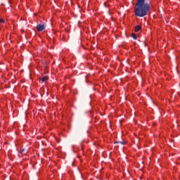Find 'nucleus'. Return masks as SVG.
Wrapping results in <instances>:
<instances>
[{"label": "nucleus", "mask_w": 180, "mask_h": 180, "mask_svg": "<svg viewBox=\"0 0 180 180\" xmlns=\"http://www.w3.org/2000/svg\"><path fill=\"white\" fill-rule=\"evenodd\" d=\"M0 23H5V21L4 20V19L0 18Z\"/></svg>", "instance_id": "nucleus-7"}, {"label": "nucleus", "mask_w": 180, "mask_h": 180, "mask_svg": "<svg viewBox=\"0 0 180 180\" xmlns=\"http://www.w3.org/2000/svg\"><path fill=\"white\" fill-rule=\"evenodd\" d=\"M114 144H121L122 146H124V144H126V141H117L115 142Z\"/></svg>", "instance_id": "nucleus-5"}, {"label": "nucleus", "mask_w": 180, "mask_h": 180, "mask_svg": "<svg viewBox=\"0 0 180 180\" xmlns=\"http://www.w3.org/2000/svg\"><path fill=\"white\" fill-rule=\"evenodd\" d=\"M49 81V77L46 76H43L42 78L41 79V84H44Z\"/></svg>", "instance_id": "nucleus-3"}, {"label": "nucleus", "mask_w": 180, "mask_h": 180, "mask_svg": "<svg viewBox=\"0 0 180 180\" xmlns=\"http://www.w3.org/2000/svg\"><path fill=\"white\" fill-rule=\"evenodd\" d=\"M136 6L134 13L139 18H144L147 16V13L150 12V4L146 3V0H137Z\"/></svg>", "instance_id": "nucleus-1"}, {"label": "nucleus", "mask_w": 180, "mask_h": 180, "mask_svg": "<svg viewBox=\"0 0 180 180\" xmlns=\"http://www.w3.org/2000/svg\"><path fill=\"white\" fill-rule=\"evenodd\" d=\"M25 151V148H23V149H22L21 150H20V154H23V152Z\"/></svg>", "instance_id": "nucleus-8"}, {"label": "nucleus", "mask_w": 180, "mask_h": 180, "mask_svg": "<svg viewBox=\"0 0 180 180\" xmlns=\"http://www.w3.org/2000/svg\"><path fill=\"white\" fill-rule=\"evenodd\" d=\"M44 29H46V27L44 25V24H38L37 25V32H43Z\"/></svg>", "instance_id": "nucleus-2"}, {"label": "nucleus", "mask_w": 180, "mask_h": 180, "mask_svg": "<svg viewBox=\"0 0 180 180\" xmlns=\"http://www.w3.org/2000/svg\"><path fill=\"white\" fill-rule=\"evenodd\" d=\"M131 37L134 40H137V36L134 33L131 34Z\"/></svg>", "instance_id": "nucleus-6"}, {"label": "nucleus", "mask_w": 180, "mask_h": 180, "mask_svg": "<svg viewBox=\"0 0 180 180\" xmlns=\"http://www.w3.org/2000/svg\"><path fill=\"white\" fill-rule=\"evenodd\" d=\"M140 30H141V26L140 25H136L135 26V32H140Z\"/></svg>", "instance_id": "nucleus-4"}]
</instances>
